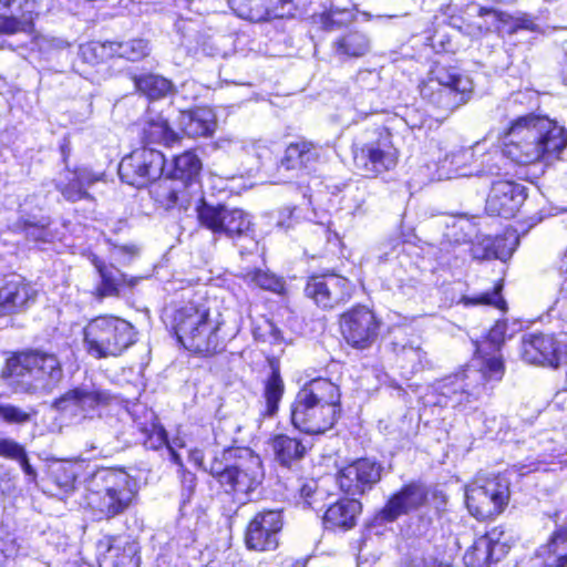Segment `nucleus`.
I'll return each instance as SVG.
<instances>
[{
  "mask_svg": "<svg viewBox=\"0 0 567 567\" xmlns=\"http://www.w3.org/2000/svg\"><path fill=\"white\" fill-rule=\"evenodd\" d=\"M505 373L501 354H477L462 370L436 381L425 394L426 404L440 408L465 409L488 392V383L499 382Z\"/></svg>",
  "mask_w": 567,
  "mask_h": 567,
  "instance_id": "1",
  "label": "nucleus"
},
{
  "mask_svg": "<svg viewBox=\"0 0 567 567\" xmlns=\"http://www.w3.org/2000/svg\"><path fill=\"white\" fill-rule=\"evenodd\" d=\"M566 146L565 128L534 114L514 121L503 136L504 155L520 165L557 158Z\"/></svg>",
  "mask_w": 567,
  "mask_h": 567,
  "instance_id": "2",
  "label": "nucleus"
},
{
  "mask_svg": "<svg viewBox=\"0 0 567 567\" xmlns=\"http://www.w3.org/2000/svg\"><path fill=\"white\" fill-rule=\"evenodd\" d=\"M339 386L326 378L305 383L291 404V423L300 432L316 435L333 426L340 415Z\"/></svg>",
  "mask_w": 567,
  "mask_h": 567,
  "instance_id": "3",
  "label": "nucleus"
},
{
  "mask_svg": "<svg viewBox=\"0 0 567 567\" xmlns=\"http://www.w3.org/2000/svg\"><path fill=\"white\" fill-rule=\"evenodd\" d=\"M207 470L226 493L243 503L264 478L261 460L249 449L224 450L209 462Z\"/></svg>",
  "mask_w": 567,
  "mask_h": 567,
  "instance_id": "4",
  "label": "nucleus"
},
{
  "mask_svg": "<svg viewBox=\"0 0 567 567\" xmlns=\"http://www.w3.org/2000/svg\"><path fill=\"white\" fill-rule=\"evenodd\" d=\"M172 323L178 341L189 351L208 355L221 348L218 323L200 300H188L176 308Z\"/></svg>",
  "mask_w": 567,
  "mask_h": 567,
  "instance_id": "5",
  "label": "nucleus"
},
{
  "mask_svg": "<svg viewBox=\"0 0 567 567\" xmlns=\"http://www.w3.org/2000/svg\"><path fill=\"white\" fill-rule=\"evenodd\" d=\"M135 481L124 471L100 468L87 482V504L100 518L111 519L128 509L135 496Z\"/></svg>",
  "mask_w": 567,
  "mask_h": 567,
  "instance_id": "6",
  "label": "nucleus"
},
{
  "mask_svg": "<svg viewBox=\"0 0 567 567\" xmlns=\"http://www.w3.org/2000/svg\"><path fill=\"white\" fill-rule=\"evenodd\" d=\"M83 341L87 353L95 359L118 357L136 342V330L120 317L99 316L85 326Z\"/></svg>",
  "mask_w": 567,
  "mask_h": 567,
  "instance_id": "7",
  "label": "nucleus"
},
{
  "mask_svg": "<svg viewBox=\"0 0 567 567\" xmlns=\"http://www.w3.org/2000/svg\"><path fill=\"white\" fill-rule=\"evenodd\" d=\"M472 93L473 81L470 76L444 66L432 69L420 86L422 99L446 114L467 103Z\"/></svg>",
  "mask_w": 567,
  "mask_h": 567,
  "instance_id": "8",
  "label": "nucleus"
},
{
  "mask_svg": "<svg viewBox=\"0 0 567 567\" xmlns=\"http://www.w3.org/2000/svg\"><path fill=\"white\" fill-rule=\"evenodd\" d=\"M7 369L10 377L23 379L27 392H50L63 379L58 357L42 351L18 353L8 359Z\"/></svg>",
  "mask_w": 567,
  "mask_h": 567,
  "instance_id": "9",
  "label": "nucleus"
},
{
  "mask_svg": "<svg viewBox=\"0 0 567 567\" xmlns=\"http://www.w3.org/2000/svg\"><path fill=\"white\" fill-rule=\"evenodd\" d=\"M197 213L200 224L215 235H224L236 241H245V245L236 243L241 255L245 251L252 254L258 249V243L251 234L250 217L244 210L203 203L197 208Z\"/></svg>",
  "mask_w": 567,
  "mask_h": 567,
  "instance_id": "10",
  "label": "nucleus"
},
{
  "mask_svg": "<svg viewBox=\"0 0 567 567\" xmlns=\"http://www.w3.org/2000/svg\"><path fill=\"white\" fill-rule=\"evenodd\" d=\"M116 398L107 390L95 384H81L66 391L52 406L74 422L93 419L101 409L111 405Z\"/></svg>",
  "mask_w": 567,
  "mask_h": 567,
  "instance_id": "11",
  "label": "nucleus"
},
{
  "mask_svg": "<svg viewBox=\"0 0 567 567\" xmlns=\"http://www.w3.org/2000/svg\"><path fill=\"white\" fill-rule=\"evenodd\" d=\"M509 499V483L504 477H492L475 481L465 493V502L470 513L480 520L498 515Z\"/></svg>",
  "mask_w": 567,
  "mask_h": 567,
  "instance_id": "12",
  "label": "nucleus"
},
{
  "mask_svg": "<svg viewBox=\"0 0 567 567\" xmlns=\"http://www.w3.org/2000/svg\"><path fill=\"white\" fill-rule=\"evenodd\" d=\"M396 163L398 151L386 130H381L375 140L353 150L354 167L365 177H377L389 172L395 167Z\"/></svg>",
  "mask_w": 567,
  "mask_h": 567,
  "instance_id": "13",
  "label": "nucleus"
},
{
  "mask_svg": "<svg viewBox=\"0 0 567 567\" xmlns=\"http://www.w3.org/2000/svg\"><path fill=\"white\" fill-rule=\"evenodd\" d=\"M165 166L164 155L153 148L143 146L125 156L118 165V175L122 182L143 187L158 179Z\"/></svg>",
  "mask_w": 567,
  "mask_h": 567,
  "instance_id": "14",
  "label": "nucleus"
},
{
  "mask_svg": "<svg viewBox=\"0 0 567 567\" xmlns=\"http://www.w3.org/2000/svg\"><path fill=\"white\" fill-rule=\"evenodd\" d=\"M340 331L352 348L364 350L370 348L379 337L381 321L365 306H357L340 317Z\"/></svg>",
  "mask_w": 567,
  "mask_h": 567,
  "instance_id": "15",
  "label": "nucleus"
},
{
  "mask_svg": "<svg viewBox=\"0 0 567 567\" xmlns=\"http://www.w3.org/2000/svg\"><path fill=\"white\" fill-rule=\"evenodd\" d=\"M353 290V285L347 278L336 274L313 276L305 287L306 296L322 309H333L348 302Z\"/></svg>",
  "mask_w": 567,
  "mask_h": 567,
  "instance_id": "16",
  "label": "nucleus"
},
{
  "mask_svg": "<svg viewBox=\"0 0 567 567\" xmlns=\"http://www.w3.org/2000/svg\"><path fill=\"white\" fill-rule=\"evenodd\" d=\"M282 525L281 511L269 509L257 513L246 528V546L258 551L276 549Z\"/></svg>",
  "mask_w": 567,
  "mask_h": 567,
  "instance_id": "17",
  "label": "nucleus"
},
{
  "mask_svg": "<svg viewBox=\"0 0 567 567\" xmlns=\"http://www.w3.org/2000/svg\"><path fill=\"white\" fill-rule=\"evenodd\" d=\"M382 470V465L371 458H359L338 472L337 483L348 495H362L381 480Z\"/></svg>",
  "mask_w": 567,
  "mask_h": 567,
  "instance_id": "18",
  "label": "nucleus"
},
{
  "mask_svg": "<svg viewBox=\"0 0 567 567\" xmlns=\"http://www.w3.org/2000/svg\"><path fill=\"white\" fill-rule=\"evenodd\" d=\"M520 357L529 364L556 368L565 359L566 351L553 334L529 333L522 340Z\"/></svg>",
  "mask_w": 567,
  "mask_h": 567,
  "instance_id": "19",
  "label": "nucleus"
},
{
  "mask_svg": "<svg viewBox=\"0 0 567 567\" xmlns=\"http://www.w3.org/2000/svg\"><path fill=\"white\" fill-rule=\"evenodd\" d=\"M526 199L525 187L511 181H495L486 199L491 215L511 218L516 215Z\"/></svg>",
  "mask_w": 567,
  "mask_h": 567,
  "instance_id": "20",
  "label": "nucleus"
},
{
  "mask_svg": "<svg viewBox=\"0 0 567 567\" xmlns=\"http://www.w3.org/2000/svg\"><path fill=\"white\" fill-rule=\"evenodd\" d=\"M97 550L104 567H138L141 563L140 546L128 537L104 536Z\"/></svg>",
  "mask_w": 567,
  "mask_h": 567,
  "instance_id": "21",
  "label": "nucleus"
},
{
  "mask_svg": "<svg viewBox=\"0 0 567 567\" xmlns=\"http://www.w3.org/2000/svg\"><path fill=\"white\" fill-rule=\"evenodd\" d=\"M426 498L427 491L422 484L409 483L389 498L375 518L380 523L394 522L400 516L419 509Z\"/></svg>",
  "mask_w": 567,
  "mask_h": 567,
  "instance_id": "22",
  "label": "nucleus"
},
{
  "mask_svg": "<svg viewBox=\"0 0 567 567\" xmlns=\"http://www.w3.org/2000/svg\"><path fill=\"white\" fill-rule=\"evenodd\" d=\"M35 289L22 278L8 280L0 288V310L4 315L14 313L34 302Z\"/></svg>",
  "mask_w": 567,
  "mask_h": 567,
  "instance_id": "23",
  "label": "nucleus"
},
{
  "mask_svg": "<svg viewBox=\"0 0 567 567\" xmlns=\"http://www.w3.org/2000/svg\"><path fill=\"white\" fill-rule=\"evenodd\" d=\"M499 534L492 530L478 537L471 548L464 555V563L468 567H486L493 561L499 560L501 556L496 554L497 548H502L499 544Z\"/></svg>",
  "mask_w": 567,
  "mask_h": 567,
  "instance_id": "24",
  "label": "nucleus"
},
{
  "mask_svg": "<svg viewBox=\"0 0 567 567\" xmlns=\"http://www.w3.org/2000/svg\"><path fill=\"white\" fill-rule=\"evenodd\" d=\"M178 124L187 136L194 138L210 136L217 126L215 114L209 109L181 112Z\"/></svg>",
  "mask_w": 567,
  "mask_h": 567,
  "instance_id": "25",
  "label": "nucleus"
},
{
  "mask_svg": "<svg viewBox=\"0 0 567 567\" xmlns=\"http://www.w3.org/2000/svg\"><path fill=\"white\" fill-rule=\"evenodd\" d=\"M141 136L146 147L155 144L169 146L178 138L177 133L169 127L167 120L162 114L152 111H148L144 120Z\"/></svg>",
  "mask_w": 567,
  "mask_h": 567,
  "instance_id": "26",
  "label": "nucleus"
},
{
  "mask_svg": "<svg viewBox=\"0 0 567 567\" xmlns=\"http://www.w3.org/2000/svg\"><path fill=\"white\" fill-rule=\"evenodd\" d=\"M492 14L497 22V30L504 34H515L520 30L530 32H543L542 27L535 21V19L527 13H518L512 16L503 11H496L492 9L481 8L480 16Z\"/></svg>",
  "mask_w": 567,
  "mask_h": 567,
  "instance_id": "27",
  "label": "nucleus"
},
{
  "mask_svg": "<svg viewBox=\"0 0 567 567\" xmlns=\"http://www.w3.org/2000/svg\"><path fill=\"white\" fill-rule=\"evenodd\" d=\"M228 2L238 17L254 22L285 16V12H276L272 0H229Z\"/></svg>",
  "mask_w": 567,
  "mask_h": 567,
  "instance_id": "28",
  "label": "nucleus"
},
{
  "mask_svg": "<svg viewBox=\"0 0 567 567\" xmlns=\"http://www.w3.org/2000/svg\"><path fill=\"white\" fill-rule=\"evenodd\" d=\"M319 158V148L308 141L291 143L285 151L280 168L286 171H301Z\"/></svg>",
  "mask_w": 567,
  "mask_h": 567,
  "instance_id": "29",
  "label": "nucleus"
},
{
  "mask_svg": "<svg viewBox=\"0 0 567 567\" xmlns=\"http://www.w3.org/2000/svg\"><path fill=\"white\" fill-rule=\"evenodd\" d=\"M361 504L353 498H344L330 505L324 514V524L331 528L349 529L355 525Z\"/></svg>",
  "mask_w": 567,
  "mask_h": 567,
  "instance_id": "30",
  "label": "nucleus"
},
{
  "mask_svg": "<svg viewBox=\"0 0 567 567\" xmlns=\"http://www.w3.org/2000/svg\"><path fill=\"white\" fill-rule=\"evenodd\" d=\"M137 430L142 437L140 439L143 445L150 450H158L163 446L169 452L171 460L182 466L181 455L174 451V445L167 440L165 429L151 415V421L147 423H137Z\"/></svg>",
  "mask_w": 567,
  "mask_h": 567,
  "instance_id": "31",
  "label": "nucleus"
},
{
  "mask_svg": "<svg viewBox=\"0 0 567 567\" xmlns=\"http://www.w3.org/2000/svg\"><path fill=\"white\" fill-rule=\"evenodd\" d=\"M543 567H567V529L555 530L546 545L538 550Z\"/></svg>",
  "mask_w": 567,
  "mask_h": 567,
  "instance_id": "32",
  "label": "nucleus"
},
{
  "mask_svg": "<svg viewBox=\"0 0 567 567\" xmlns=\"http://www.w3.org/2000/svg\"><path fill=\"white\" fill-rule=\"evenodd\" d=\"M93 265L100 274L101 284L96 288L99 299L106 297H116L120 293V287L126 282V276L114 266H106L97 257H94Z\"/></svg>",
  "mask_w": 567,
  "mask_h": 567,
  "instance_id": "33",
  "label": "nucleus"
},
{
  "mask_svg": "<svg viewBox=\"0 0 567 567\" xmlns=\"http://www.w3.org/2000/svg\"><path fill=\"white\" fill-rule=\"evenodd\" d=\"M332 48L339 56L361 58L370 51L371 41L365 33L351 31L337 39Z\"/></svg>",
  "mask_w": 567,
  "mask_h": 567,
  "instance_id": "34",
  "label": "nucleus"
},
{
  "mask_svg": "<svg viewBox=\"0 0 567 567\" xmlns=\"http://www.w3.org/2000/svg\"><path fill=\"white\" fill-rule=\"evenodd\" d=\"M285 392V384L278 369H272L270 375L265 382L264 402L260 415L264 417H272L279 410V403Z\"/></svg>",
  "mask_w": 567,
  "mask_h": 567,
  "instance_id": "35",
  "label": "nucleus"
},
{
  "mask_svg": "<svg viewBox=\"0 0 567 567\" xmlns=\"http://www.w3.org/2000/svg\"><path fill=\"white\" fill-rule=\"evenodd\" d=\"M505 158L507 157L504 155V148L502 151L495 148L480 155L475 153L474 176L494 177L507 175Z\"/></svg>",
  "mask_w": 567,
  "mask_h": 567,
  "instance_id": "36",
  "label": "nucleus"
},
{
  "mask_svg": "<svg viewBox=\"0 0 567 567\" xmlns=\"http://www.w3.org/2000/svg\"><path fill=\"white\" fill-rule=\"evenodd\" d=\"M481 150L477 143L474 148H461L447 155L443 162V167L449 166L450 173L455 177L474 176L475 153Z\"/></svg>",
  "mask_w": 567,
  "mask_h": 567,
  "instance_id": "37",
  "label": "nucleus"
},
{
  "mask_svg": "<svg viewBox=\"0 0 567 567\" xmlns=\"http://www.w3.org/2000/svg\"><path fill=\"white\" fill-rule=\"evenodd\" d=\"M275 457L282 466H290L292 462L303 457L306 447L303 444L288 435H277L271 443Z\"/></svg>",
  "mask_w": 567,
  "mask_h": 567,
  "instance_id": "38",
  "label": "nucleus"
},
{
  "mask_svg": "<svg viewBox=\"0 0 567 567\" xmlns=\"http://www.w3.org/2000/svg\"><path fill=\"white\" fill-rule=\"evenodd\" d=\"M110 54L124 58L130 61H138L148 54V43L143 39H133L125 42L110 41L102 45Z\"/></svg>",
  "mask_w": 567,
  "mask_h": 567,
  "instance_id": "39",
  "label": "nucleus"
},
{
  "mask_svg": "<svg viewBox=\"0 0 567 567\" xmlns=\"http://www.w3.org/2000/svg\"><path fill=\"white\" fill-rule=\"evenodd\" d=\"M49 225V218L42 217L37 219L35 217H21L14 224L9 226V228L14 233H23L27 238L34 241H47L50 237V233L48 230Z\"/></svg>",
  "mask_w": 567,
  "mask_h": 567,
  "instance_id": "40",
  "label": "nucleus"
},
{
  "mask_svg": "<svg viewBox=\"0 0 567 567\" xmlns=\"http://www.w3.org/2000/svg\"><path fill=\"white\" fill-rule=\"evenodd\" d=\"M240 277L247 285L258 287L264 290L280 292L284 288V284L280 278L260 268H244L240 272Z\"/></svg>",
  "mask_w": 567,
  "mask_h": 567,
  "instance_id": "41",
  "label": "nucleus"
},
{
  "mask_svg": "<svg viewBox=\"0 0 567 567\" xmlns=\"http://www.w3.org/2000/svg\"><path fill=\"white\" fill-rule=\"evenodd\" d=\"M421 271L412 262H408L404 266L403 260H400V267L393 272L395 285L403 295L410 296L413 291L419 290L422 287L420 279Z\"/></svg>",
  "mask_w": 567,
  "mask_h": 567,
  "instance_id": "42",
  "label": "nucleus"
},
{
  "mask_svg": "<svg viewBox=\"0 0 567 567\" xmlns=\"http://www.w3.org/2000/svg\"><path fill=\"white\" fill-rule=\"evenodd\" d=\"M80 465L71 462H60L51 467V481L63 493L74 489Z\"/></svg>",
  "mask_w": 567,
  "mask_h": 567,
  "instance_id": "43",
  "label": "nucleus"
},
{
  "mask_svg": "<svg viewBox=\"0 0 567 567\" xmlns=\"http://www.w3.org/2000/svg\"><path fill=\"white\" fill-rule=\"evenodd\" d=\"M202 169V162L194 152H185L175 157L173 177L184 182L195 178Z\"/></svg>",
  "mask_w": 567,
  "mask_h": 567,
  "instance_id": "44",
  "label": "nucleus"
},
{
  "mask_svg": "<svg viewBox=\"0 0 567 567\" xmlns=\"http://www.w3.org/2000/svg\"><path fill=\"white\" fill-rule=\"evenodd\" d=\"M135 87L150 99L165 96L172 89V83L163 76L147 74L134 79Z\"/></svg>",
  "mask_w": 567,
  "mask_h": 567,
  "instance_id": "45",
  "label": "nucleus"
},
{
  "mask_svg": "<svg viewBox=\"0 0 567 567\" xmlns=\"http://www.w3.org/2000/svg\"><path fill=\"white\" fill-rule=\"evenodd\" d=\"M41 0H0V7L9 14L35 19L39 16Z\"/></svg>",
  "mask_w": 567,
  "mask_h": 567,
  "instance_id": "46",
  "label": "nucleus"
},
{
  "mask_svg": "<svg viewBox=\"0 0 567 567\" xmlns=\"http://www.w3.org/2000/svg\"><path fill=\"white\" fill-rule=\"evenodd\" d=\"M106 243L111 258L120 265H127L138 256L140 249L135 244L120 243L111 237L106 238Z\"/></svg>",
  "mask_w": 567,
  "mask_h": 567,
  "instance_id": "47",
  "label": "nucleus"
},
{
  "mask_svg": "<svg viewBox=\"0 0 567 567\" xmlns=\"http://www.w3.org/2000/svg\"><path fill=\"white\" fill-rule=\"evenodd\" d=\"M33 19L19 17L18 14H0V33L9 35L19 32L29 33L33 30Z\"/></svg>",
  "mask_w": 567,
  "mask_h": 567,
  "instance_id": "48",
  "label": "nucleus"
},
{
  "mask_svg": "<svg viewBox=\"0 0 567 567\" xmlns=\"http://www.w3.org/2000/svg\"><path fill=\"white\" fill-rule=\"evenodd\" d=\"M37 411L33 408L22 409L12 404H0V417L10 424H25L31 422Z\"/></svg>",
  "mask_w": 567,
  "mask_h": 567,
  "instance_id": "49",
  "label": "nucleus"
},
{
  "mask_svg": "<svg viewBox=\"0 0 567 567\" xmlns=\"http://www.w3.org/2000/svg\"><path fill=\"white\" fill-rule=\"evenodd\" d=\"M503 285L501 282L496 284L492 292H484L474 298H466L465 303L467 305H487L494 306L498 309H505V300L501 296V290Z\"/></svg>",
  "mask_w": 567,
  "mask_h": 567,
  "instance_id": "50",
  "label": "nucleus"
},
{
  "mask_svg": "<svg viewBox=\"0 0 567 567\" xmlns=\"http://www.w3.org/2000/svg\"><path fill=\"white\" fill-rule=\"evenodd\" d=\"M494 252H492L493 259H499L505 261L508 259L515 250L517 238L511 236H498L494 237Z\"/></svg>",
  "mask_w": 567,
  "mask_h": 567,
  "instance_id": "51",
  "label": "nucleus"
},
{
  "mask_svg": "<svg viewBox=\"0 0 567 567\" xmlns=\"http://www.w3.org/2000/svg\"><path fill=\"white\" fill-rule=\"evenodd\" d=\"M69 183L65 184L63 181L56 183V188L62 193L65 199L71 202L80 200L87 196L86 189L74 179V176L66 175Z\"/></svg>",
  "mask_w": 567,
  "mask_h": 567,
  "instance_id": "52",
  "label": "nucleus"
},
{
  "mask_svg": "<svg viewBox=\"0 0 567 567\" xmlns=\"http://www.w3.org/2000/svg\"><path fill=\"white\" fill-rule=\"evenodd\" d=\"M549 316L558 317L565 322L564 332L567 333V279L560 288L554 303L548 309Z\"/></svg>",
  "mask_w": 567,
  "mask_h": 567,
  "instance_id": "53",
  "label": "nucleus"
},
{
  "mask_svg": "<svg viewBox=\"0 0 567 567\" xmlns=\"http://www.w3.org/2000/svg\"><path fill=\"white\" fill-rule=\"evenodd\" d=\"M196 475L189 471L182 470L181 472V483H182V506L188 504L195 493L196 489Z\"/></svg>",
  "mask_w": 567,
  "mask_h": 567,
  "instance_id": "54",
  "label": "nucleus"
},
{
  "mask_svg": "<svg viewBox=\"0 0 567 567\" xmlns=\"http://www.w3.org/2000/svg\"><path fill=\"white\" fill-rule=\"evenodd\" d=\"M255 337L270 343H278L282 340L281 331L269 320L264 322L262 327L255 329Z\"/></svg>",
  "mask_w": 567,
  "mask_h": 567,
  "instance_id": "55",
  "label": "nucleus"
},
{
  "mask_svg": "<svg viewBox=\"0 0 567 567\" xmlns=\"http://www.w3.org/2000/svg\"><path fill=\"white\" fill-rule=\"evenodd\" d=\"M400 355L415 368L423 365L426 353L419 346L409 344L402 347Z\"/></svg>",
  "mask_w": 567,
  "mask_h": 567,
  "instance_id": "56",
  "label": "nucleus"
},
{
  "mask_svg": "<svg viewBox=\"0 0 567 567\" xmlns=\"http://www.w3.org/2000/svg\"><path fill=\"white\" fill-rule=\"evenodd\" d=\"M23 446L16 441L0 436V455L16 460L22 455Z\"/></svg>",
  "mask_w": 567,
  "mask_h": 567,
  "instance_id": "57",
  "label": "nucleus"
},
{
  "mask_svg": "<svg viewBox=\"0 0 567 567\" xmlns=\"http://www.w3.org/2000/svg\"><path fill=\"white\" fill-rule=\"evenodd\" d=\"M16 553L14 540L10 535L0 530V567H4L9 558Z\"/></svg>",
  "mask_w": 567,
  "mask_h": 567,
  "instance_id": "58",
  "label": "nucleus"
},
{
  "mask_svg": "<svg viewBox=\"0 0 567 567\" xmlns=\"http://www.w3.org/2000/svg\"><path fill=\"white\" fill-rule=\"evenodd\" d=\"M216 147L226 152L236 154L247 148L246 141H241L233 137H219L216 141Z\"/></svg>",
  "mask_w": 567,
  "mask_h": 567,
  "instance_id": "59",
  "label": "nucleus"
},
{
  "mask_svg": "<svg viewBox=\"0 0 567 567\" xmlns=\"http://www.w3.org/2000/svg\"><path fill=\"white\" fill-rule=\"evenodd\" d=\"M507 324L504 321H497L489 330L487 340L494 348L498 349L506 339Z\"/></svg>",
  "mask_w": 567,
  "mask_h": 567,
  "instance_id": "60",
  "label": "nucleus"
},
{
  "mask_svg": "<svg viewBox=\"0 0 567 567\" xmlns=\"http://www.w3.org/2000/svg\"><path fill=\"white\" fill-rule=\"evenodd\" d=\"M295 207H285L279 212L277 226L282 229H290L298 223V217L295 216Z\"/></svg>",
  "mask_w": 567,
  "mask_h": 567,
  "instance_id": "61",
  "label": "nucleus"
},
{
  "mask_svg": "<svg viewBox=\"0 0 567 567\" xmlns=\"http://www.w3.org/2000/svg\"><path fill=\"white\" fill-rule=\"evenodd\" d=\"M247 148L243 150L244 153L248 155H254L257 158H261L269 153V148L266 141L256 140V141H246Z\"/></svg>",
  "mask_w": 567,
  "mask_h": 567,
  "instance_id": "62",
  "label": "nucleus"
},
{
  "mask_svg": "<svg viewBox=\"0 0 567 567\" xmlns=\"http://www.w3.org/2000/svg\"><path fill=\"white\" fill-rule=\"evenodd\" d=\"M66 175L74 176V179L76 178V182L81 184L84 189L96 181V177L84 168L66 172Z\"/></svg>",
  "mask_w": 567,
  "mask_h": 567,
  "instance_id": "63",
  "label": "nucleus"
},
{
  "mask_svg": "<svg viewBox=\"0 0 567 567\" xmlns=\"http://www.w3.org/2000/svg\"><path fill=\"white\" fill-rule=\"evenodd\" d=\"M409 567H451L449 564L437 561L436 559L430 558H413Z\"/></svg>",
  "mask_w": 567,
  "mask_h": 567,
  "instance_id": "64",
  "label": "nucleus"
}]
</instances>
